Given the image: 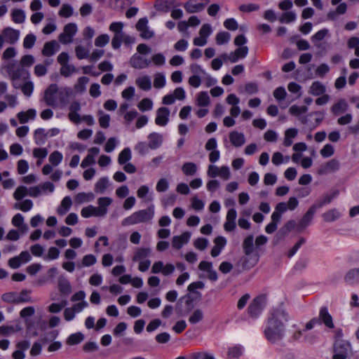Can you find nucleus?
<instances>
[{
	"label": "nucleus",
	"instance_id": "f257e3e1",
	"mask_svg": "<svg viewBox=\"0 0 359 359\" xmlns=\"http://www.w3.org/2000/svg\"><path fill=\"white\" fill-rule=\"evenodd\" d=\"M288 313L283 309H273L267 319L264 334L271 342L282 339L285 333V323L289 321Z\"/></svg>",
	"mask_w": 359,
	"mask_h": 359
},
{
	"label": "nucleus",
	"instance_id": "f03ea898",
	"mask_svg": "<svg viewBox=\"0 0 359 359\" xmlns=\"http://www.w3.org/2000/svg\"><path fill=\"white\" fill-rule=\"evenodd\" d=\"M70 93L69 88L59 89L57 84L52 83L45 90L42 101L53 108H63L67 104Z\"/></svg>",
	"mask_w": 359,
	"mask_h": 359
},
{
	"label": "nucleus",
	"instance_id": "7ed1b4c3",
	"mask_svg": "<svg viewBox=\"0 0 359 359\" xmlns=\"http://www.w3.org/2000/svg\"><path fill=\"white\" fill-rule=\"evenodd\" d=\"M3 69L10 76L13 86L15 88H19L21 86V83L25 81L29 76L28 70L22 67L17 60L6 62L3 65Z\"/></svg>",
	"mask_w": 359,
	"mask_h": 359
},
{
	"label": "nucleus",
	"instance_id": "20e7f679",
	"mask_svg": "<svg viewBox=\"0 0 359 359\" xmlns=\"http://www.w3.org/2000/svg\"><path fill=\"white\" fill-rule=\"evenodd\" d=\"M154 205H151L146 209L134 212L130 216L124 218L121 222V225L127 226L150 222L154 217Z\"/></svg>",
	"mask_w": 359,
	"mask_h": 359
},
{
	"label": "nucleus",
	"instance_id": "39448f33",
	"mask_svg": "<svg viewBox=\"0 0 359 359\" xmlns=\"http://www.w3.org/2000/svg\"><path fill=\"white\" fill-rule=\"evenodd\" d=\"M123 23L122 22H114L109 25V31L114 33L111 40V46L114 49H118L125 37V33L123 32Z\"/></svg>",
	"mask_w": 359,
	"mask_h": 359
},
{
	"label": "nucleus",
	"instance_id": "423d86ee",
	"mask_svg": "<svg viewBox=\"0 0 359 359\" xmlns=\"http://www.w3.org/2000/svg\"><path fill=\"white\" fill-rule=\"evenodd\" d=\"M351 351V346L348 341L337 339L334 344L333 359H346Z\"/></svg>",
	"mask_w": 359,
	"mask_h": 359
},
{
	"label": "nucleus",
	"instance_id": "0eeeda50",
	"mask_svg": "<svg viewBox=\"0 0 359 359\" xmlns=\"http://www.w3.org/2000/svg\"><path fill=\"white\" fill-rule=\"evenodd\" d=\"M78 30L76 23L70 22L67 24L63 29V32L59 35V41L62 44H69L72 42L73 37Z\"/></svg>",
	"mask_w": 359,
	"mask_h": 359
},
{
	"label": "nucleus",
	"instance_id": "6e6552de",
	"mask_svg": "<svg viewBox=\"0 0 359 359\" xmlns=\"http://www.w3.org/2000/svg\"><path fill=\"white\" fill-rule=\"evenodd\" d=\"M264 307V299L262 297H257L250 303L248 308L249 316L252 318H258Z\"/></svg>",
	"mask_w": 359,
	"mask_h": 359
},
{
	"label": "nucleus",
	"instance_id": "1a4fd4ad",
	"mask_svg": "<svg viewBox=\"0 0 359 359\" xmlns=\"http://www.w3.org/2000/svg\"><path fill=\"white\" fill-rule=\"evenodd\" d=\"M130 65L137 69H143L149 67L151 65V60L145 55L135 53L130 58Z\"/></svg>",
	"mask_w": 359,
	"mask_h": 359
},
{
	"label": "nucleus",
	"instance_id": "9d476101",
	"mask_svg": "<svg viewBox=\"0 0 359 359\" xmlns=\"http://www.w3.org/2000/svg\"><path fill=\"white\" fill-rule=\"evenodd\" d=\"M54 190V184L50 182H46L39 186L29 187L28 194L31 197L36 198L41 194L46 193V191L53 193Z\"/></svg>",
	"mask_w": 359,
	"mask_h": 359
},
{
	"label": "nucleus",
	"instance_id": "9b49d317",
	"mask_svg": "<svg viewBox=\"0 0 359 359\" xmlns=\"http://www.w3.org/2000/svg\"><path fill=\"white\" fill-rule=\"evenodd\" d=\"M135 27L137 30L140 32V36L144 39H150L154 36V32L148 27L147 18H140Z\"/></svg>",
	"mask_w": 359,
	"mask_h": 359
},
{
	"label": "nucleus",
	"instance_id": "f8f14e48",
	"mask_svg": "<svg viewBox=\"0 0 359 359\" xmlns=\"http://www.w3.org/2000/svg\"><path fill=\"white\" fill-rule=\"evenodd\" d=\"M210 3V0H189L186 2L184 7L189 13L201 11Z\"/></svg>",
	"mask_w": 359,
	"mask_h": 359
},
{
	"label": "nucleus",
	"instance_id": "ddd939ff",
	"mask_svg": "<svg viewBox=\"0 0 359 359\" xmlns=\"http://www.w3.org/2000/svg\"><path fill=\"white\" fill-rule=\"evenodd\" d=\"M1 33L4 37L5 42L11 45H13L18 41L20 34L19 30L10 27L4 28Z\"/></svg>",
	"mask_w": 359,
	"mask_h": 359
},
{
	"label": "nucleus",
	"instance_id": "4468645a",
	"mask_svg": "<svg viewBox=\"0 0 359 359\" xmlns=\"http://www.w3.org/2000/svg\"><path fill=\"white\" fill-rule=\"evenodd\" d=\"M237 217V212L234 208H231L227 211L226 215V221L224 224V229L226 231L230 232L233 231L236 227V219Z\"/></svg>",
	"mask_w": 359,
	"mask_h": 359
},
{
	"label": "nucleus",
	"instance_id": "2eb2a0df",
	"mask_svg": "<svg viewBox=\"0 0 359 359\" xmlns=\"http://www.w3.org/2000/svg\"><path fill=\"white\" fill-rule=\"evenodd\" d=\"M170 110L168 108L161 107L156 111L155 123L159 126H165L169 121Z\"/></svg>",
	"mask_w": 359,
	"mask_h": 359
},
{
	"label": "nucleus",
	"instance_id": "dca6fc26",
	"mask_svg": "<svg viewBox=\"0 0 359 359\" xmlns=\"http://www.w3.org/2000/svg\"><path fill=\"white\" fill-rule=\"evenodd\" d=\"M69 112L68 118L70 121L74 123H79L81 121V116L79 111L81 110V104L78 101H73L69 107Z\"/></svg>",
	"mask_w": 359,
	"mask_h": 359
},
{
	"label": "nucleus",
	"instance_id": "f3484780",
	"mask_svg": "<svg viewBox=\"0 0 359 359\" xmlns=\"http://www.w3.org/2000/svg\"><path fill=\"white\" fill-rule=\"evenodd\" d=\"M191 238V233L185 231L180 236H175L172 239V245L173 248L180 250L182 246L189 243Z\"/></svg>",
	"mask_w": 359,
	"mask_h": 359
},
{
	"label": "nucleus",
	"instance_id": "a211bd4d",
	"mask_svg": "<svg viewBox=\"0 0 359 359\" xmlns=\"http://www.w3.org/2000/svg\"><path fill=\"white\" fill-rule=\"evenodd\" d=\"M320 324L323 323L327 328L334 327V323L332 316L330 314L327 307L320 308L318 318Z\"/></svg>",
	"mask_w": 359,
	"mask_h": 359
},
{
	"label": "nucleus",
	"instance_id": "6ab92c4d",
	"mask_svg": "<svg viewBox=\"0 0 359 359\" xmlns=\"http://www.w3.org/2000/svg\"><path fill=\"white\" fill-rule=\"evenodd\" d=\"M316 210H317L313 205H311L309 208V209L307 210V212L299 222V224L297 225L298 231H302L304 229L306 226H308L310 224Z\"/></svg>",
	"mask_w": 359,
	"mask_h": 359
},
{
	"label": "nucleus",
	"instance_id": "aec40b11",
	"mask_svg": "<svg viewBox=\"0 0 359 359\" xmlns=\"http://www.w3.org/2000/svg\"><path fill=\"white\" fill-rule=\"evenodd\" d=\"M198 269L207 272L208 273V278L211 281H216L217 280V273L213 269L212 262L201 261L198 264Z\"/></svg>",
	"mask_w": 359,
	"mask_h": 359
},
{
	"label": "nucleus",
	"instance_id": "412c9836",
	"mask_svg": "<svg viewBox=\"0 0 359 359\" xmlns=\"http://www.w3.org/2000/svg\"><path fill=\"white\" fill-rule=\"evenodd\" d=\"M149 140V146L150 149L155 150L158 149L163 144V135L158 133H151L148 137Z\"/></svg>",
	"mask_w": 359,
	"mask_h": 359
},
{
	"label": "nucleus",
	"instance_id": "4be33fe9",
	"mask_svg": "<svg viewBox=\"0 0 359 359\" xmlns=\"http://www.w3.org/2000/svg\"><path fill=\"white\" fill-rule=\"evenodd\" d=\"M60 49V45L57 41L53 40L48 42H46L42 50V54L46 57H50L55 55L56 52H57Z\"/></svg>",
	"mask_w": 359,
	"mask_h": 359
},
{
	"label": "nucleus",
	"instance_id": "5701e85b",
	"mask_svg": "<svg viewBox=\"0 0 359 359\" xmlns=\"http://www.w3.org/2000/svg\"><path fill=\"white\" fill-rule=\"evenodd\" d=\"M215 246L211 250V256L217 257L226 244V239L224 236H217L214 240Z\"/></svg>",
	"mask_w": 359,
	"mask_h": 359
},
{
	"label": "nucleus",
	"instance_id": "b1692460",
	"mask_svg": "<svg viewBox=\"0 0 359 359\" xmlns=\"http://www.w3.org/2000/svg\"><path fill=\"white\" fill-rule=\"evenodd\" d=\"M231 143L236 147H241L245 142V137L243 133L233 130L229 135Z\"/></svg>",
	"mask_w": 359,
	"mask_h": 359
},
{
	"label": "nucleus",
	"instance_id": "393cba45",
	"mask_svg": "<svg viewBox=\"0 0 359 359\" xmlns=\"http://www.w3.org/2000/svg\"><path fill=\"white\" fill-rule=\"evenodd\" d=\"M112 199L109 197H100L97 199L98 207L97 209L100 216L104 217L107 213V208L111 204Z\"/></svg>",
	"mask_w": 359,
	"mask_h": 359
},
{
	"label": "nucleus",
	"instance_id": "a878e982",
	"mask_svg": "<svg viewBox=\"0 0 359 359\" xmlns=\"http://www.w3.org/2000/svg\"><path fill=\"white\" fill-rule=\"evenodd\" d=\"M135 83L141 90L144 91L150 90L152 87L151 78L148 75H144L137 78Z\"/></svg>",
	"mask_w": 359,
	"mask_h": 359
},
{
	"label": "nucleus",
	"instance_id": "bb28decb",
	"mask_svg": "<svg viewBox=\"0 0 359 359\" xmlns=\"http://www.w3.org/2000/svg\"><path fill=\"white\" fill-rule=\"evenodd\" d=\"M12 224L17 227L20 231L25 233L28 230V226L24 223V217L20 213H17L12 219Z\"/></svg>",
	"mask_w": 359,
	"mask_h": 359
},
{
	"label": "nucleus",
	"instance_id": "cd10ccee",
	"mask_svg": "<svg viewBox=\"0 0 359 359\" xmlns=\"http://www.w3.org/2000/svg\"><path fill=\"white\" fill-rule=\"evenodd\" d=\"M72 201L70 196H65L61 201L60 205L57 209V213L59 215H65L70 209Z\"/></svg>",
	"mask_w": 359,
	"mask_h": 359
},
{
	"label": "nucleus",
	"instance_id": "c85d7f7f",
	"mask_svg": "<svg viewBox=\"0 0 359 359\" xmlns=\"http://www.w3.org/2000/svg\"><path fill=\"white\" fill-rule=\"evenodd\" d=\"M344 280L348 285H354L359 283V269H352L349 270L345 277Z\"/></svg>",
	"mask_w": 359,
	"mask_h": 359
},
{
	"label": "nucleus",
	"instance_id": "c756f323",
	"mask_svg": "<svg viewBox=\"0 0 359 359\" xmlns=\"http://www.w3.org/2000/svg\"><path fill=\"white\" fill-rule=\"evenodd\" d=\"M326 91L325 86L320 81H314L310 86L309 93L314 96H320Z\"/></svg>",
	"mask_w": 359,
	"mask_h": 359
},
{
	"label": "nucleus",
	"instance_id": "7c9ffc66",
	"mask_svg": "<svg viewBox=\"0 0 359 359\" xmlns=\"http://www.w3.org/2000/svg\"><path fill=\"white\" fill-rule=\"evenodd\" d=\"M341 214L336 208L329 210L322 215L323 220L326 222H332L340 218Z\"/></svg>",
	"mask_w": 359,
	"mask_h": 359
},
{
	"label": "nucleus",
	"instance_id": "2f4dec72",
	"mask_svg": "<svg viewBox=\"0 0 359 359\" xmlns=\"http://www.w3.org/2000/svg\"><path fill=\"white\" fill-rule=\"evenodd\" d=\"M243 249L245 255L249 256L254 251V237L252 235L248 236L243 242Z\"/></svg>",
	"mask_w": 359,
	"mask_h": 359
},
{
	"label": "nucleus",
	"instance_id": "473e14b6",
	"mask_svg": "<svg viewBox=\"0 0 359 359\" xmlns=\"http://www.w3.org/2000/svg\"><path fill=\"white\" fill-rule=\"evenodd\" d=\"M348 107L347 102L344 99H341L332 107L331 111L334 115H339L345 112Z\"/></svg>",
	"mask_w": 359,
	"mask_h": 359
},
{
	"label": "nucleus",
	"instance_id": "72a5a7b5",
	"mask_svg": "<svg viewBox=\"0 0 359 359\" xmlns=\"http://www.w3.org/2000/svg\"><path fill=\"white\" fill-rule=\"evenodd\" d=\"M298 134V130L297 128H288L285 131V137L283 141V144L285 147H290L294 139Z\"/></svg>",
	"mask_w": 359,
	"mask_h": 359
},
{
	"label": "nucleus",
	"instance_id": "f704fd0d",
	"mask_svg": "<svg viewBox=\"0 0 359 359\" xmlns=\"http://www.w3.org/2000/svg\"><path fill=\"white\" fill-rule=\"evenodd\" d=\"M109 186L108 177H101L95 184V192L97 194H103Z\"/></svg>",
	"mask_w": 359,
	"mask_h": 359
},
{
	"label": "nucleus",
	"instance_id": "c9c22d12",
	"mask_svg": "<svg viewBox=\"0 0 359 359\" xmlns=\"http://www.w3.org/2000/svg\"><path fill=\"white\" fill-rule=\"evenodd\" d=\"M81 215L84 218H89L90 217H101L98 212L97 207L89 205L82 208Z\"/></svg>",
	"mask_w": 359,
	"mask_h": 359
},
{
	"label": "nucleus",
	"instance_id": "e433bc0d",
	"mask_svg": "<svg viewBox=\"0 0 359 359\" xmlns=\"http://www.w3.org/2000/svg\"><path fill=\"white\" fill-rule=\"evenodd\" d=\"M338 193L337 191H334L332 194H328L325 195L320 201H318L315 204L312 205L316 210L322 208L325 205L329 204L331 201L337 197Z\"/></svg>",
	"mask_w": 359,
	"mask_h": 359
},
{
	"label": "nucleus",
	"instance_id": "4c0bfd02",
	"mask_svg": "<svg viewBox=\"0 0 359 359\" xmlns=\"http://www.w3.org/2000/svg\"><path fill=\"white\" fill-rule=\"evenodd\" d=\"M182 171L186 176H193L198 171V166L195 163L186 162L182 166Z\"/></svg>",
	"mask_w": 359,
	"mask_h": 359
},
{
	"label": "nucleus",
	"instance_id": "58836bf2",
	"mask_svg": "<svg viewBox=\"0 0 359 359\" xmlns=\"http://www.w3.org/2000/svg\"><path fill=\"white\" fill-rule=\"evenodd\" d=\"M132 158L131 150L129 147L124 148L118 154V163L120 165H124L129 163Z\"/></svg>",
	"mask_w": 359,
	"mask_h": 359
},
{
	"label": "nucleus",
	"instance_id": "ea45409f",
	"mask_svg": "<svg viewBox=\"0 0 359 359\" xmlns=\"http://www.w3.org/2000/svg\"><path fill=\"white\" fill-rule=\"evenodd\" d=\"M151 253V249L149 248H137L135 252L133 260L134 262L141 261L147 257Z\"/></svg>",
	"mask_w": 359,
	"mask_h": 359
},
{
	"label": "nucleus",
	"instance_id": "a19ab883",
	"mask_svg": "<svg viewBox=\"0 0 359 359\" xmlns=\"http://www.w3.org/2000/svg\"><path fill=\"white\" fill-rule=\"evenodd\" d=\"M166 79L163 73H156L154 76V87L157 89L163 88L165 86Z\"/></svg>",
	"mask_w": 359,
	"mask_h": 359
},
{
	"label": "nucleus",
	"instance_id": "79ce46f5",
	"mask_svg": "<svg viewBox=\"0 0 359 359\" xmlns=\"http://www.w3.org/2000/svg\"><path fill=\"white\" fill-rule=\"evenodd\" d=\"M89 82L87 76H81L78 79L74 85V90L79 93H83L86 90V85Z\"/></svg>",
	"mask_w": 359,
	"mask_h": 359
},
{
	"label": "nucleus",
	"instance_id": "37998d69",
	"mask_svg": "<svg viewBox=\"0 0 359 359\" xmlns=\"http://www.w3.org/2000/svg\"><path fill=\"white\" fill-rule=\"evenodd\" d=\"M339 168V162L335 159H332L328 161L323 167L320 169V173H327L328 172L335 171Z\"/></svg>",
	"mask_w": 359,
	"mask_h": 359
},
{
	"label": "nucleus",
	"instance_id": "c03bdc74",
	"mask_svg": "<svg viewBox=\"0 0 359 359\" xmlns=\"http://www.w3.org/2000/svg\"><path fill=\"white\" fill-rule=\"evenodd\" d=\"M46 132L44 128H37L34 131V142L36 144L41 145L43 143H45L46 141Z\"/></svg>",
	"mask_w": 359,
	"mask_h": 359
},
{
	"label": "nucleus",
	"instance_id": "a18cd8bd",
	"mask_svg": "<svg viewBox=\"0 0 359 359\" xmlns=\"http://www.w3.org/2000/svg\"><path fill=\"white\" fill-rule=\"evenodd\" d=\"M12 20L15 23L20 24L25 20V13L21 9H13L11 13Z\"/></svg>",
	"mask_w": 359,
	"mask_h": 359
},
{
	"label": "nucleus",
	"instance_id": "49530a36",
	"mask_svg": "<svg viewBox=\"0 0 359 359\" xmlns=\"http://www.w3.org/2000/svg\"><path fill=\"white\" fill-rule=\"evenodd\" d=\"M197 105L207 107L210 104V97L207 92L202 91L198 94L196 99Z\"/></svg>",
	"mask_w": 359,
	"mask_h": 359
},
{
	"label": "nucleus",
	"instance_id": "de8ad7c7",
	"mask_svg": "<svg viewBox=\"0 0 359 359\" xmlns=\"http://www.w3.org/2000/svg\"><path fill=\"white\" fill-rule=\"evenodd\" d=\"M15 209L22 210V212H28L33 207V202L30 199H25L20 203H16L14 205Z\"/></svg>",
	"mask_w": 359,
	"mask_h": 359
},
{
	"label": "nucleus",
	"instance_id": "09e8293b",
	"mask_svg": "<svg viewBox=\"0 0 359 359\" xmlns=\"http://www.w3.org/2000/svg\"><path fill=\"white\" fill-rule=\"evenodd\" d=\"M62 154L58 151L52 152L48 158L49 162L53 166H57L62 161Z\"/></svg>",
	"mask_w": 359,
	"mask_h": 359
},
{
	"label": "nucleus",
	"instance_id": "8fccbe9b",
	"mask_svg": "<svg viewBox=\"0 0 359 359\" xmlns=\"http://www.w3.org/2000/svg\"><path fill=\"white\" fill-rule=\"evenodd\" d=\"M31 291L23 290L20 293L17 292V304L27 303L32 301L30 297Z\"/></svg>",
	"mask_w": 359,
	"mask_h": 359
},
{
	"label": "nucleus",
	"instance_id": "3c124183",
	"mask_svg": "<svg viewBox=\"0 0 359 359\" xmlns=\"http://www.w3.org/2000/svg\"><path fill=\"white\" fill-rule=\"evenodd\" d=\"M231 38V35L227 32H220L216 35L215 40L217 45H223L227 43Z\"/></svg>",
	"mask_w": 359,
	"mask_h": 359
},
{
	"label": "nucleus",
	"instance_id": "603ef678",
	"mask_svg": "<svg viewBox=\"0 0 359 359\" xmlns=\"http://www.w3.org/2000/svg\"><path fill=\"white\" fill-rule=\"evenodd\" d=\"M74 9L72 6L67 4H62L58 15L62 18H69L73 15Z\"/></svg>",
	"mask_w": 359,
	"mask_h": 359
},
{
	"label": "nucleus",
	"instance_id": "864d4df0",
	"mask_svg": "<svg viewBox=\"0 0 359 359\" xmlns=\"http://www.w3.org/2000/svg\"><path fill=\"white\" fill-rule=\"evenodd\" d=\"M84 339V336L81 332L72 334L67 339V343L69 345H76L81 343Z\"/></svg>",
	"mask_w": 359,
	"mask_h": 359
},
{
	"label": "nucleus",
	"instance_id": "5fc2aeb1",
	"mask_svg": "<svg viewBox=\"0 0 359 359\" xmlns=\"http://www.w3.org/2000/svg\"><path fill=\"white\" fill-rule=\"evenodd\" d=\"M76 72V67L73 65H70L69 63L62 65L60 68V74L65 77H69Z\"/></svg>",
	"mask_w": 359,
	"mask_h": 359
},
{
	"label": "nucleus",
	"instance_id": "6e6d98bb",
	"mask_svg": "<svg viewBox=\"0 0 359 359\" xmlns=\"http://www.w3.org/2000/svg\"><path fill=\"white\" fill-rule=\"evenodd\" d=\"M28 192L29 189H27L25 186H20L16 189V190L13 193V198L17 201H20L27 195L29 196Z\"/></svg>",
	"mask_w": 359,
	"mask_h": 359
},
{
	"label": "nucleus",
	"instance_id": "4d7b16f0",
	"mask_svg": "<svg viewBox=\"0 0 359 359\" xmlns=\"http://www.w3.org/2000/svg\"><path fill=\"white\" fill-rule=\"evenodd\" d=\"M137 107L141 111L151 110L153 108V102L149 98H143L139 102Z\"/></svg>",
	"mask_w": 359,
	"mask_h": 359
},
{
	"label": "nucleus",
	"instance_id": "13d9d810",
	"mask_svg": "<svg viewBox=\"0 0 359 359\" xmlns=\"http://www.w3.org/2000/svg\"><path fill=\"white\" fill-rule=\"evenodd\" d=\"M21 90L25 95L30 97L34 90V84L32 81H24L21 83Z\"/></svg>",
	"mask_w": 359,
	"mask_h": 359
},
{
	"label": "nucleus",
	"instance_id": "bf43d9fd",
	"mask_svg": "<svg viewBox=\"0 0 359 359\" xmlns=\"http://www.w3.org/2000/svg\"><path fill=\"white\" fill-rule=\"evenodd\" d=\"M308 111V107L306 106L292 105L289 109L290 114L296 116H299L301 114L306 113Z\"/></svg>",
	"mask_w": 359,
	"mask_h": 359
},
{
	"label": "nucleus",
	"instance_id": "052dcab7",
	"mask_svg": "<svg viewBox=\"0 0 359 359\" xmlns=\"http://www.w3.org/2000/svg\"><path fill=\"white\" fill-rule=\"evenodd\" d=\"M149 149V144L146 142H139L135 146V150L142 156L148 154Z\"/></svg>",
	"mask_w": 359,
	"mask_h": 359
},
{
	"label": "nucleus",
	"instance_id": "680f3d73",
	"mask_svg": "<svg viewBox=\"0 0 359 359\" xmlns=\"http://www.w3.org/2000/svg\"><path fill=\"white\" fill-rule=\"evenodd\" d=\"M203 318V313L201 309L195 310L189 318V322L191 324H196Z\"/></svg>",
	"mask_w": 359,
	"mask_h": 359
},
{
	"label": "nucleus",
	"instance_id": "e2e57ef3",
	"mask_svg": "<svg viewBox=\"0 0 359 359\" xmlns=\"http://www.w3.org/2000/svg\"><path fill=\"white\" fill-rule=\"evenodd\" d=\"M243 348L241 346H235L229 348V358H238L243 354Z\"/></svg>",
	"mask_w": 359,
	"mask_h": 359
},
{
	"label": "nucleus",
	"instance_id": "0e129e2a",
	"mask_svg": "<svg viewBox=\"0 0 359 359\" xmlns=\"http://www.w3.org/2000/svg\"><path fill=\"white\" fill-rule=\"evenodd\" d=\"M296 20V14L292 11H286L283 13L280 18L282 23H290Z\"/></svg>",
	"mask_w": 359,
	"mask_h": 359
},
{
	"label": "nucleus",
	"instance_id": "69168bd1",
	"mask_svg": "<svg viewBox=\"0 0 359 359\" xmlns=\"http://www.w3.org/2000/svg\"><path fill=\"white\" fill-rule=\"evenodd\" d=\"M76 55L79 60L88 58L89 57V50L82 46H77L75 48Z\"/></svg>",
	"mask_w": 359,
	"mask_h": 359
},
{
	"label": "nucleus",
	"instance_id": "338daca9",
	"mask_svg": "<svg viewBox=\"0 0 359 359\" xmlns=\"http://www.w3.org/2000/svg\"><path fill=\"white\" fill-rule=\"evenodd\" d=\"M36 41V36L34 34H28L24 39L23 46L25 48H32Z\"/></svg>",
	"mask_w": 359,
	"mask_h": 359
},
{
	"label": "nucleus",
	"instance_id": "774afa93",
	"mask_svg": "<svg viewBox=\"0 0 359 359\" xmlns=\"http://www.w3.org/2000/svg\"><path fill=\"white\" fill-rule=\"evenodd\" d=\"M118 144V141L116 137L109 138L104 146V151L107 153L112 152Z\"/></svg>",
	"mask_w": 359,
	"mask_h": 359
}]
</instances>
